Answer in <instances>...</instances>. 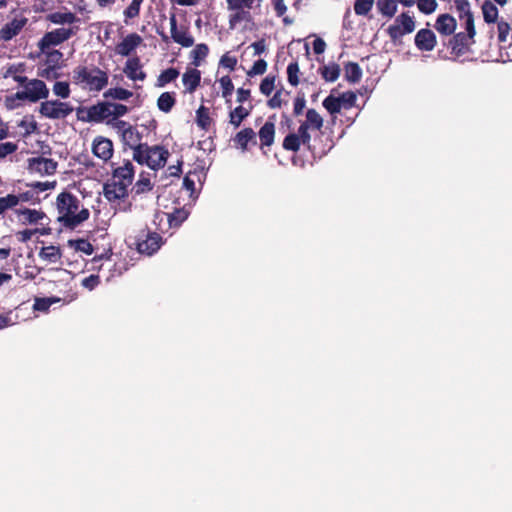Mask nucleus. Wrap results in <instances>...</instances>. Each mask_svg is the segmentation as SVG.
Listing matches in <instances>:
<instances>
[{
	"instance_id": "nucleus-27",
	"label": "nucleus",
	"mask_w": 512,
	"mask_h": 512,
	"mask_svg": "<svg viewBox=\"0 0 512 512\" xmlns=\"http://www.w3.org/2000/svg\"><path fill=\"white\" fill-rule=\"evenodd\" d=\"M345 79L350 83H357L362 78V69L356 62H348L344 66Z\"/></svg>"
},
{
	"instance_id": "nucleus-57",
	"label": "nucleus",
	"mask_w": 512,
	"mask_h": 512,
	"mask_svg": "<svg viewBox=\"0 0 512 512\" xmlns=\"http://www.w3.org/2000/svg\"><path fill=\"white\" fill-rule=\"evenodd\" d=\"M387 34L389 35L390 39L395 43L398 41L406 32H403V29L401 26L397 23L394 25H390L387 29Z\"/></svg>"
},
{
	"instance_id": "nucleus-64",
	"label": "nucleus",
	"mask_w": 512,
	"mask_h": 512,
	"mask_svg": "<svg viewBox=\"0 0 512 512\" xmlns=\"http://www.w3.org/2000/svg\"><path fill=\"white\" fill-rule=\"evenodd\" d=\"M99 284V276L90 275L82 280V286L92 290Z\"/></svg>"
},
{
	"instance_id": "nucleus-31",
	"label": "nucleus",
	"mask_w": 512,
	"mask_h": 512,
	"mask_svg": "<svg viewBox=\"0 0 512 512\" xmlns=\"http://www.w3.org/2000/svg\"><path fill=\"white\" fill-rule=\"evenodd\" d=\"M39 257L50 263H56L61 258V251L58 247L46 246L40 250Z\"/></svg>"
},
{
	"instance_id": "nucleus-8",
	"label": "nucleus",
	"mask_w": 512,
	"mask_h": 512,
	"mask_svg": "<svg viewBox=\"0 0 512 512\" xmlns=\"http://www.w3.org/2000/svg\"><path fill=\"white\" fill-rule=\"evenodd\" d=\"M57 162L53 159L35 157L28 160V169L40 175H51L56 171Z\"/></svg>"
},
{
	"instance_id": "nucleus-10",
	"label": "nucleus",
	"mask_w": 512,
	"mask_h": 512,
	"mask_svg": "<svg viewBox=\"0 0 512 512\" xmlns=\"http://www.w3.org/2000/svg\"><path fill=\"white\" fill-rule=\"evenodd\" d=\"M103 194L110 202L120 200L128 195V187H126L125 184H121L119 181L111 179V181L104 185Z\"/></svg>"
},
{
	"instance_id": "nucleus-34",
	"label": "nucleus",
	"mask_w": 512,
	"mask_h": 512,
	"mask_svg": "<svg viewBox=\"0 0 512 512\" xmlns=\"http://www.w3.org/2000/svg\"><path fill=\"white\" fill-rule=\"evenodd\" d=\"M377 8L382 15L391 18L397 11V3L396 0H378Z\"/></svg>"
},
{
	"instance_id": "nucleus-33",
	"label": "nucleus",
	"mask_w": 512,
	"mask_h": 512,
	"mask_svg": "<svg viewBox=\"0 0 512 512\" xmlns=\"http://www.w3.org/2000/svg\"><path fill=\"white\" fill-rule=\"evenodd\" d=\"M321 75L327 82H335L340 75V66L336 63L323 66L321 69Z\"/></svg>"
},
{
	"instance_id": "nucleus-39",
	"label": "nucleus",
	"mask_w": 512,
	"mask_h": 512,
	"mask_svg": "<svg viewBox=\"0 0 512 512\" xmlns=\"http://www.w3.org/2000/svg\"><path fill=\"white\" fill-rule=\"evenodd\" d=\"M179 76V71L175 68H168L161 72L157 78L156 85L158 87H164L166 84L174 81Z\"/></svg>"
},
{
	"instance_id": "nucleus-20",
	"label": "nucleus",
	"mask_w": 512,
	"mask_h": 512,
	"mask_svg": "<svg viewBox=\"0 0 512 512\" xmlns=\"http://www.w3.org/2000/svg\"><path fill=\"white\" fill-rule=\"evenodd\" d=\"M456 25L457 23L453 16L449 14H441L436 20L435 28L443 35H451L455 31Z\"/></svg>"
},
{
	"instance_id": "nucleus-29",
	"label": "nucleus",
	"mask_w": 512,
	"mask_h": 512,
	"mask_svg": "<svg viewBox=\"0 0 512 512\" xmlns=\"http://www.w3.org/2000/svg\"><path fill=\"white\" fill-rule=\"evenodd\" d=\"M166 215L170 227H179L188 218L189 211L185 208H177L172 213Z\"/></svg>"
},
{
	"instance_id": "nucleus-28",
	"label": "nucleus",
	"mask_w": 512,
	"mask_h": 512,
	"mask_svg": "<svg viewBox=\"0 0 512 512\" xmlns=\"http://www.w3.org/2000/svg\"><path fill=\"white\" fill-rule=\"evenodd\" d=\"M16 212L22 217L23 224H36L45 217L43 212L27 208Z\"/></svg>"
},
{
	"instance_id": "nucleus-60",
	"label": "nucleus",
	"mask_w": 512,
	"mask_h": 512,
	"mask_svg": "<svg viewBox=\"0 0 512 512\" xmlns=\"http://www.w3.org/2000/svg\"><path fill=\"white\" fill-rule=\"evenodd\" d=\"M128 111V107L123 104L111 103L110 116H113L115 119L124 116Z\"/></svg>"
},
{
	"instance_id": "nucleus-17",
	"label": "nucleus",
	"mask_w": 512,
	"mask_h": 512,
	"mask_svg": "<svg viewBox=\"0 0 512 512\" xmlns=\"http://www.w3.org/2000/svg\"><path fill=\"white\" fill-rule=\"evenodd\" d=\"M141 67L140 59L133 57L126 61L123 71L129 79L143 81L146 78V73L141 70Z\"/></svg>"
},
{
	"instance_id": "nucleus-24",
	"label": "nucleus",
	"mask_w": 512,
	"mask_h": 512,
	"mask_svg": "<svg viewBox=\"0 0 512 512\" xmlns=\"http://www.w3.org/2000/svg\"><path fill=\"white\" fill-rule=\"evenodd\" d=\"M259 138L261 141V147L271 146L274 142L275 136V124L272 121H266L265 124L259 130Z\"/></svg>"
},
{
	"instance_id": "nucleus-9",
	"label": "nucleus",
	"mask_w": 512,
	"mask_h": 512,
	"mask_svg": "<svg viewBox=\"0 0 512 512\" xmlns=\"http://www.w3.org/2000/svg\"><path fill=\"white\" fill-rule=\"evenodd\" d=\"M455 8L459 14L460 19L465 20V29L469 33L470 37H474L476 34L474 27V18L470 9V3L468 0H455Z\"/></svg>"
},
{
	"instance_id": "nucleus-54",
	"label": "nucleus",
	"mask_w": 512,
	"mask_h": 512,
	"mask_svg": "<svg viewBox=\"0 0 512 512\" xmlns=\"http://www.w3.org/2000/svg\"><path fill=\"white\" fill-rule=\"evenodd\" d=\"M143 0H132L129 6L124 10V15L126 18L132 19L139 15L140 6Z\"/></svg>"
},
{
	"instance_id": "nucleus-38",
	"label": "nucleus",
	"mask_w": 512,
	"mask_h": 512,
	"mask_svg": "<svg viewBox=\"0 0 512 512\" xmlns=\"http://www.w3.org/2000/svg\"><path fill=\"white\" fill-rule=\"evenodd\" d=\"M209 48L206 44H198L191 51L192 64L196 67L201 65V61L208 55Z\"/></svg>"
},
{
	"instance_id": "nucleus-52",
	"label": "nucleus",
	"mask_w": 512,
	"mask_h": 512,
	"mask_svg": "<svg viewBox=\"0 0 512 512\" xmlns=\"http://www.w3.org/2000/svg\"><path fill=\"white\" fill-rule=\"evenodd\" d=\"M147 149H148V145L146 143L132 149L133 150V159L140 165H144V164L146 165Z\"/></svg>"
},
{
	"instance_id": "nucleus-1",
	"label": "nucleus",
	"mask_w": 512,
	"mask_h": 512,
	"mask_svg": "<svg viewBox=\"0 0 512 512\" xmlns=\"http://www.w3.org/2000/svg\"><path fill=\"white\" fill-rule=\"evenodd\" d=\"M79 208L78 198L70 192H62L57 197V209L59 212L58 221L67 228H75L89 218V210Z\"/></svg>"
},
{
	"instance_id": "nucleus-19",
	"label": "nucleus",
	"mask_w": 512,
	"mask_h": 512,
	"mask_svg": "<svg viewBox=\"0 0 512 512\" xmlns=\"http://www.w3.org/2000/svg\"><path fill=\"white\" fill-rule=\"evenodd\" d=\"M474 37H470L469 33L467 34L460 32L455 34L449 41V46L452 49V52L457 55H462L466 52L468 46L470 45V40L473 42Z\"/></svg>"
},
{
	"instance_id": "nucleus-44",
	"label": "nucleus",
	"mask_w": 512,
	"mask_h": 512,
	"mask_svg": "<svg viewBox=\"0 0 512 512\" xmlns=\"http://www.w3.org/2000/svg\"><path fill=\"white\" fill-rule=\"evenodd\" d=\"M299 137L296 133H290L283 140V148L287 151L297 152L300 149Z\"/></svg>"
},
{
	"instance_id": "nucleus-46",
	"label": "nucleus",
	"mask_w": 512,
	"mask_h": 512,
	"mask_svg": "<svg viewBox=\"0 0 512 512\" xmlns=\"http://www.w3.org/2000/svg\"><path fill=\"white\" fill-rule=\"evenodd\" d=\"M374 4V0H356L354 4V11L357 15H367Z\"/></svg>"
},
{
	"instance_id": "nucleus-2",
	"label": "nucleus",
	"mask_w": 512,
	"mask_h": 512,
	"mask_svg": "<svg viewBox=\"0 0 512 512\" xmlns=\"http://www.w3.org/2000/svg\"><path fill=\"white\" fill-rule=\"evenodd\" d=\"M72 78L76 84L91 92L102 91L108 85L109 80L108 73L94 65L75 67Z\"/></svg>"
},
{
	"instance_id": "nucleus-62",
	"label": "nucleus",
	"mask_w": 512,
	"mask_h": 512,
	"mask_svg": "<svg viewBox=\"0 0 512 512\" xmlns=\"http://www.w3.org/2000/svg\"><path fill=\"white\" fill-rule=\"evenodd\" d=\"M17 150V145L13 142L0 143V159L5 158L7 155L14 153Z\"/></svg>"
},
{
	"instance_id": "nucleus-3",
	"label": "nucleus",
	"mask_w": 512,
	"mask_h": 512,
	"mask_svg": "<svg viewBox=\"0 0 512 512\" xmlns=\"http://www.w3.org/2000/svg\"><path fill=\"white\" fill-rule=\"evenodd\" d=\"M24 89L15 94L18 100H28L30 102H38L41 99H46L49 96V89L46 84L39 79L28 80L22 85Z\"/></svg>"
},
{
	"instance_id": "nucleus-43",
	"label": "nucleus",
	"mask_w": 512,
	"mask_h": 512,
	"mask_svg": "<svg viewBox=\"0 0 512 512\" xmlns=\"http://www.w3.org/2000/svg\"><path fill=\"white\" fill-rule=\"evenodd\" d=\"M323 107L331 114L335 115L341 111V104L338 97H334L333 95H329L323 100Z\"/></svg>"
},
{
	"instance_id": "nucleus-11",
	"label": "nucleus",
	"mask_w": 512,
	"mask_h": 512,
	"mask_svg": "<svg viewBox=\"0 0 512 512\" xmlns=\"http://www.w3.org/2000/svg\"><path fill=\"white\" fill-rule=\"evenodd\" d=\"M27 18H14L0 29V40L10 41L17 36L27 24Z\"/></svg>"
},
{
	"instance_id": "nucleus-12",
	"label": "nucleus",
	"mask_w": 512,
	"mask_h": 512,
	"mask_svg": "<svg viewBox=\"0 0 512 512\" xmlns=\"http://www.w3.org/2000/svg\"><path fill=\"white\" fill-rule=\"evenodd\" d=\"M171 38L183 47H191L194 45V38L187 29H178L177 20L174 14L170 17Z\"/></svg>"
},
{
	"instance_id": "nucleus-41",
	"label": "nucleus",
	"mask_w": 512,
	"mask_h": 512,
	"mask_svg": "<svg viewBox=\"0 0 512 512\" xmlns=\"http://www.w3.org/2000/svg\"><path fill=\"white\" fill-rule=\"evenodd\" d=\"M304 123H308V127L314 128L316 130H320L323 126V118L315 109H308L306 112V121Z\"/></svg>"
},
{
	"instance_id": "nucleus-25",
	"label": "nucleus",
	"mask_w": 512,
	"mask_h": 512,
	"mask_svg": "<svg viewBox=\"0 0 512 512\" xmlns=\"http://www.w3.org/2000/svg\"><path fill=\"white\" fill-rule=\"evenodd\" d=\"M48 21L57 25L73 24L78 21L77 16L72 12H54L47 16Z\"/></svg>"
},
{
	"instance_id": "nucleus-59",
	"label": "nucleus",
	"mask_w": 512,
	"mask_h": 512,
	"mask_svg": "<svg viewBox=\"0 0 512 512\" xmlns=\"http://www.w3.org/2000/svg\"><path fill=\"white\" fill-rule=\"evenodd\" d=\"M266 68H267L266 61L263 59H259L254 62L252 68L248 71V75L249 76L262 75L265 73Z\"/></svg>"
},
{
	"instance_id": "nucleus-4",
	"label": "nucleus",
	"mask_w": 512,
	"mask_h": 512,
	"mask_svg": "<svg viewBox=\"0 0 512 512\" xmlns=\"http://www.w3.org/2000/svg\"><path fill=\"white\" fill-rule=\"evenodd\" d=\"M110 102H99L89 108L79 107L77 109V119L82 122H103L110 116Z\"/></svg>"
},
{
	"instance_id": "nucleus-53",
	"label": "nucleus",
	"mask_w": 512,
	"mask_h": 512,
	"mask_svg": "<svg viewBox=\"0 0 512 512\" xmlns=\"http://www.w3.org/2000/svg\"><path fill=\"white\" fill-rule=\"evenodd\" d=\"M340 104L342 107L350 108L355 105V102L357 100L356 94L352 91H347L342 93L338 97Z\"/></svg>"
},
{
	"instance_id": "nucleus-45",
	"label": "nucleus",
	"mask_w": 512,
	"mask_h": 512,
	"mask_svg": "<svg viewBox=\"0 0 512 512\" xmlns=\"http://www.w3.org/2000/svg\"><path fill=\"white\" fill-rule=\"evenodd\" d=\"M18 204V199L15 194L0 197V215H3L8 209H13Z\"/></svg>"
},
{
	"instance_id": "nucleus-55",
	"label": "nucleus",
	"mask_w": 512,
	"mask_h": 512,
	"mask_svg": "<svg viewBox=\"0 0 512 512\" xmlns=\"http://www.w3.org/2000/svg\"><path fill=\"white\" fill-rule=\"evenodd\" d=\"M275 85V77L274 76H267L264 78L260 84V91L262 94L268 96L272 93L274 90Z\"/></svg>"
},
{
	"instance_id": "nucleus-61",
	"label": "nucleus",
	"mask_w": 512,
	"mask_h": 512,
	"mask_svg": "<svg viewBox=\"0 0 512 512\" xmlns=\"http://www.w3.org/2000/svg\"><path fill=\"white\" fill-rule=\"evenodd\" d=\"M306 105V100L304 94H298L297 97L294 100V108L293 113L294 115L298 116L302 114L304 108Z\"/></svg>"
},
{
	"instance_id": "nucleus-63",
	"label": "nucleus",
	"mask_w": 512,
	"mask_h": 512,
	"mask_svg": "<svg viewBox=\"0 0 512 512\" xmlns=\"http://www.w3.org/2000/svg\"><path fill=\"white\" fill-rule=\"evenodd\" d=\"M237 64V59L234 56H230L228 53L224 54L220 59V65L222 67L234 70Z\"/></svg>"
},
{
	"instance_id": "nucleus-56",
	"label": "nucleus",
	"mask_w": 512,
	"mask_h": 512,
	"mask_svg": "<svg viewBox=\"0 0 512 512\" xmlns=\"http://www.w3.org/2000/svg\"><path fill=\"white\" fill-rule=\"evenodd\" d=\"M219 83L222 87V96L224 98H227L228 96H230L234 90V85L232 83V80L230 79L229 76H223L220 80H219Z\"/></svg>"
},
{
	"instance_id": "nucleus-7",
	"label": "nucleus",
	"mask_w": 512,
	"mask_h": 512,
	"mask_svg": "<svg viewBox=\"0 0 512 512\" xmlns=\"http://www.w3.org/2000/svg\"><path fill=\"white\" fill-rule=\"evenodd\" d=\"M169 153L160 146H148L146 153V165L153 170H157L166 164Z\"/></svg>"
},
{
	"instance_id": "nucleus-23",
	"label": "nucleus",
	"mask_w": 512,
	"mask_h": 512,
	"mask_svg": "<svg viewBox=\"0 0 512 512\" xmlns=\"http://www.w3.org/2000/svg\"><path fill=\"white\" fill-rule=\"evenodd\" d=\"M25 71V64L24 63H18V64H12L8 66L3 73L4 78H13L14 81L19 83L21 86L24 85L27 82V77L22 76L21 74Z\"/></svg>"
},
{
	"instance_id": "nucleus-22",
	"label": "nucleus",
	"mask_w": 512,
	"mask_h": 512,
	"mask_svg": "<svg viewBox=\"0 0 512 512\" xmlns=\"http://www.w3.org/2000/svg\"><path fill=\"white\" fill-rule=\"evenodd\" d=\"M121 139L123 144L131 149H134L144 144L141 143L142 134L133 126L124 131Z\"/></svg>"
},
{
	"instance_id": "nucleus-13",
	"label": "nucleus",
	"mask_w": 512,
	"mask_h": 512,
	"mask_svg": "<svg viewBox=\"0 0 512 512\" xmlns=\"http://www.w3.org/2000/svg\"><path fill=\"white\" fill-rule=\"evenodd\" d=\"M415 45L420 51H432L436 46V36L430 29H421L415 35Z\"/></svg>"
},
{
	"instance_id": "nucleus-16",
	"label": "nucleus",
	"mask_w": 512,
	"mask_h": 512,
	"mask_svg": "<svg viewBox=\"0 0 512 512\" xmlns=\"http://www.w3.org/2000/svg\"><path fill=\"white\" fill-rule=\"evenodd\" d=\"M161 245V237L157 233L148 234L146 239L141 240L137 243V249L140 253L152 255L155 253Z\"/></svg>"
},
{
	"instance_id": "nucleus-14",
	"label": "nucleus",
	"mask_w": 512,
	"mask_h": 512,
	"mask_svg": "<svg viewBox=\"0 0 512 512\" xmlns=\"http://www.w3.org/2000/svg\"><path fill=\"white\" fill-rule=\"evenodd\" d=\"M93 153L104 161L109 160L113 154L112 141L102 137L95 139L93 143Z\"/></svg>"
},
{
	"instance_id": "nucleus-18",
	"label": "nucleus",
	"mask_w": 512,
	"mask_h": 512,
	"mask_svg": "<svg viewBox=\"0 0 512 512\" xmlns=\"http://www.w3.org/2000/svg\"><path fill=\"white\" fill-rule=\"evenodd\" d=\"M133 178L134 167L130 161H126L123 166L116 168L112 177L114 181H119L121 184H125L126 187L132 184Z\"/></svg>"
},
{
	"instance_id": "nucleus-30",
	"label": "nucleus",
	"mask_w": 512,
	"mask_h": 512,
	"mask_svg": "<svg viewBox=\"0 0 512 512\" xmlns=\"http://www.w3.org/2000/svg\"><path fill=\"white\" fill-rule=\"evenodd\" d=\"M175 97L174 93L164 92L162 93L157 100V107L160 111L164 113H168L172 110L175 105Z\"/></svg>"
},
{
	"instance_id": "nucleus-47",
	"label": "nucleus",
	"mask_w": 512,
	"mask_h": 512,
	"mask_svg": "<svg viewBox=\"0 0 512 512\" xmlns=\"http://www.w3.org/2000/svg\"><path fill=\"white\" fill-rule=\"evenodd\" d=\"M299 66L297 62H291L287 67V76H288V82L292 86H297L299 84Z\"/></svg>"
},
{
	"instance_id": "nucleus-21",
	"label": "nucleus",
	"mask_w": 512,
	"mask_h": 512,
	"mask_svg": "<svg viewBox=\"0 0 512 512\" xmlns=\"http://www.w3.org/2000/svg\"><path fill=\"white\" fill-rule=\"evenodd\" d=\"M183 85L187 92H194L200 85L201 72L196 68L188 69L182 77Z\"/></svg>"
},
{
	"instance_id": "nucleus-48",
	"label": "nucleus",
	"mask_w": 512,
	"mask_h": 512,
	"mask_svg": "<svg viewBox=\"0 0 512 512\" xmlns=\"http://www.w3.org/2000/svg\"><path fill=\"white\" fill-rule=\"evenodd\" d=\"M59 299L56 298H38L34 303V310L46 312L51 307L52 304L58 302Z\"/></svg>"
},
{
	"instance_id": "nucleus-5",
	"label": "nucleus",
	"mask_w": 512,
	"mask_h": 512,
	"mask_svg": "<svg viewBox=\"0 0 512 512\" xmlns=\"http://www.w3.org/2000/svg\"><path fill=\"white\" fill-rule=\"evenodd\" d=\"M73 107L67 102L47 100L41 103L39 113L48 119H64L73 112Z\"/></svg>"
},
{
	"instance_id": "nucleus-50",
	"label": "nucleus",
	"mask_w": 512,
	"mask_h": 512,
	"mask_svg": "<svg viewBox=\"0 0 512 512\" xmlns=\"http://www.w3.org/2000/svg\"><path fill=\"white\" fill-rule=\"evenodd\" d=\"M417 6L420 12L423 14H431L433 13L437 8V1L436 0H417Z\"/></svg>"
},
{
	"instance_id": "nucleus-49",
	"label": "nucleus",
	"mask_w": 512,
	"mask_h": 512,
	"mask_svg": "<svg viewBox=\"0 0 512 512\" xmlns=\"http://www.w3.org/2000/svg\"><path fill=\"white\" fill-rule=\"evenodd\" d=\"M53 92L56 96L66 99L70 96L69 84L62 81L55 82Z\"/></svg>"
},
{
	"instance_id": "nucleus-6",
	"label": "nucleus",
	"mask_w": 512,
	"mask_h": 512,
	"mask_svg": "<svg viewBox=\"0 0 512 512\" xmlns=\"http://www.w3.org/2000/svg\"><path fill=\"white\" fill-rule=\"evenodd\" d=\"M74 34L71 28H58L47 32L40 39L38 47L42 52H46L50 47L60 45L68 40Z\"/></svg>"
},
{
	"instance_id": "nucleus-42",
	"label": "nucleus",
	"mask_w": 512,
	"mask_h": 512,
	"mask_svg": "<svg viewBox=\"0 0 512 512\" xmlns=\"http://www.w3.org/2000/svg\"><path fill=\"white\" fill-rule=\"evenodd\" d=\"M68 245L76 251L83 252L86 255H91L93 253V246L86 239L69 240Z\"/></svg>"
},
{
	"instance_id": "nucleus-26",
	"label": "nucleus",
	"mask_w": 512,
	"mask_h": 512,
	"mask_svg": "<svg viewBox=\"0 0 512 512\" xmlns=\"http://www.w3.org/2000/svg\"><path fill=\"white\" fill-rule=\"evenodd\" d=\"M256 134L252 128H244L238 132L234 138V142L241 147L243 151L247 149V144L250 141L256 143Z\"/></svg>"
},
{
	"instance_id": "nucleus-58",
	"label": "nucleus",
	"mask_w": 512,
	"mask_h": 512,
	"mask_svg": "<svg viewBox=\"0 0 512 512\" xmlns=\"http://www.w3.org/2000/svg\"><path fill=\"white\" fill-rule=\"evenodd\" d=\"M136 194H142L152 189V184L149 178H140L134 186Z\"/></svg>"
},
{
	"instance_id": "nucleus-40",
	"label": "nucleus",
	"mask_w": 512,
	"mask_h": 512,
	"mask_svg": "<svg viewBox=\"0 0 512 512\" xmlns=\"http://www.w3.org/2000/svg\"><path fill=\"white\" fill-rule=\"evenodd\" d=\"M395 23L399 24L406 34L412 33L415 29L414 19L408 13L397 16Z\"/></svg>"
},
{
	"instance_id": "nucleus-51",
	"label": "nucleus",
	"mask_w": 512,
	"mask_h": 512,
	"mask_svg": "<svg viewBox=\"0 0 512 512\" xmlns=\"http://www.w3.org/2000/svg\"><path fill=\"white\" fill-rule=\"evenodd\" d=\"M308 130H309L308 123H302L298 128V133H296V134L299 137L300 143L307 146L310 149L311 135L308 132Z\"/></svg>"
},
{
	"instance_id": "nucleus-15",
	"label": "nucleus",
	"mask_w": 512,
	"mask_h": 512,
	"mask_svg": "<svg viewBox=\"0 0 512 512\" xmlns=\"http://www.w3.org/2000/svg\"><path fill=\"white\" fill-rule=\"evenodd\" d=\"M141 42L142 38L138 34L131 33L116 46V52L121 56H129Z\"/></svg>"
},
{
	"instance_id": "nucleus-35",
	"label": "nucleus",
	"mask_w": 512,
	"mask_h": 512,
	"mask_svg": "<svg viewBox=\"0 0 512 512\" xmlns=\"http://www.w3.org/2000/svg\"><path fill=\"white\" fill-rule=\"evenodd\" d=\"M483 18L486 23H494L498 18L497 7L489 0L482 5Z\"/></svg>"
},
{
	"instance_id": "nucleus-36",
	"label": "nucleus",
	"mask_w": 512,
	"mask_h": 512,
	"mask_svg": "<svg viewBox=\"0 0 512 512\" xmlns=\"http://www.w3.org/2000/svg\"><path fill=\"white\" fill-rule=\"evenodd\" d=\"M249 111L243 106L239 105L234 110H232L229 114L230 123L235 127H239L242 121L248 117Z\"/></svg>"
},
{
	"instance_id": "nucleus-37",
	"label": "nucleus",
	"mask_w": 512,
	"mask_h": 512,
	"mask_svg": "<svg viewBox=\"0 0 512 512\" xmlns=\"http://www.w3.org/2000/svg\"><path fill=\"white\" fill-rule=\"evenodd\" d=\"M196 123L204 130H207L211 124L209 109L201 105L196 111Z\"/></svg>"
},
{
	"instance_id": "nucleus-32",
	"label": "nucleus",
	"mask_w": 512,
	"mask_h": 512,
	"mask_svg": "<svg viewBox=\"0 0 512 512\" xmlns=\"http://www.w3.org/2000/svg\"><path fill=\"white\" fill-rule=\"evenodd\" d=\"M132 92L121 87L110 88L103 93V97L113 100H127L132 96Z\"/></svg>"
}]
</instances>
